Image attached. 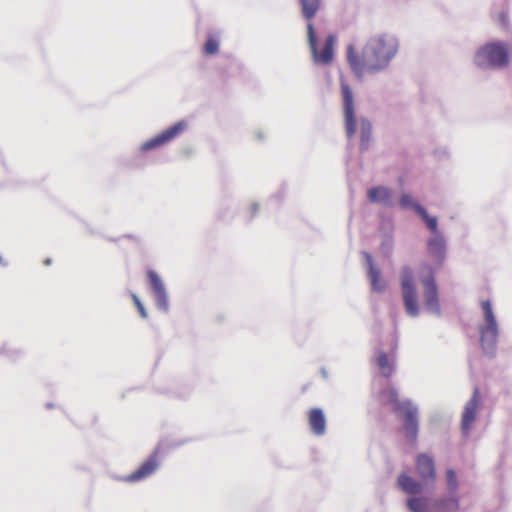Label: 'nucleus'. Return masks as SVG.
<instances>
[{
	"mask_svg": "<svg viewBox=\"0 0 512 512\" xmlns=\"http://www.w3.org/2000/svg\"><path fill=\"white\" fill-rule=\"evenodd\" d=\"M398 49L397 41L389 35L372 38L364 47L361 57L355 52L354 46L347 47V59L357 74L374 73L385 68L395 56Z\"/></svg>",
	"mask_w": 512,
	"mask_h": 512,
	"instance_id": "nucleus-1",
	"label": "nucleus"
},
{
	"mask_svg": "<svg viewBox=\"0 0 512 512\" xmlns=\"http://www.w3.org/2000/svg\"><path fill=\"white\" fill-rule=\"evenodd\" d=\"M383 396L386 398L387 402L392 405L394 412L403 414L406 438L411 442H415L418 434L417 408L408 400L399 401L398 392L395 388H389L383 391Z\"/></svg>",
	"mask_w": 512,
	"mask_h": 512,
	"instance_id": "nucleus-2",
	"label": "nucleus"
},
{
	"mask_svg": "<svg viewBox=\"0 0 512 512\" xmlns=\"http://www.w3.org/2000/svg\"><path fill=\"white\" fill-rule=\"evenodd\" d=\"M474 62L479 67H505L509 63L508 46L501 42L487 43L476 52Z\"/></svg>",
	"mask_w": 512,
	"mask_h": 512,
	"instance_id": "nucleus-3",
	"label": "nucleus"
},
{
	"mask_svg": "<svg viewBox=\"0 0 512 512\" xmlns=\"http://www.w3.org/2000/svg\"><path fill=\"white\" fill-rule=\"evenodd\" d=\"M307 38L311 54L315 63L327 65L332 62L334 56V46L336 38L334 35H328L321 48L317 47V39L313 23L307 24Z\"/></svg>",
	"mask_w": 512,
	"mask_h": 512,
	"instance_id": "nucleus-4",
	"label": "nucleus"
},
{
	"mask_svg": "<svg viewBox=\"0 0 512 512\" xmlns=\"http://www.w3.org/2000/svg\"><path fill=\"white\" fill-rule=\"evenodd\" d=\"M419 272L424 287L425 306L432 312H439L438 292L434 280V271L430 265L422 264Z\"/></svg>",
	"mask_w": 512,
	"mask_h": 512,
	"instance_id": "nucleus-5",
	"label": "nucleus"
},
{
	"mask_svg": "<svg viewBox=\"0 0 512 512\" xmlns=\"http://www.w3.org/2000/svg\"><path fill=\"white\" fill-rule=\"evenodd\" d=\"M401 288L406 312L415 317L418 315L417 294L413 282V271L410 267H404L401 272Z\"/></svg>",
	"mask_w": 512,
	"mask_h": 512,
	"instance_id": "nucleus-6",
	"label": "nucleus"
},
{
	"mask_svg": "<svg viewBox=\"0 0 512 512\" xmlns=\"http://www.w3.org/2000/svg\"><path fill=\"white\" fill-rule=\"evenodd\" d=\"M481 307L484 312L485 324L480 328V341L484 348L492 347L498 337L496 319L489 300L482 301Z\"/></svg>",
	"mask_w": 512,
	"mask_h": 512,
	"instance_id": "nucleus-7",
	"label": "nucleus"
},
{
	"mask_svg": "<svg viewBox=\"0 0 512 512\" xmlns=\"http://www.w3.org/2000/svg\"><path fill=\"white\" fill-rule=\"evenodd\" d=\"M186 126L187 124L185 121H179L173 124L154 138L143 143L141 145V150L148 151L166 145L179 136L185 130Z\"/></svg>",
	"mask_w": 512,
	"mask_h": 512,
	"instance_id": "nucleus-8",
	"label": "nucleus"
},
{
	"mask_svg": "<svg viewBox=\"0 0 512 512\" xmlns=\"http://www.w3.org/2000/svg\"><path fill=\"white\" fill-rule=\"evenodd\" d=\"M341 93L343 99L346 134L348 138H351L356 132V119L354 114L352 90L345 82L341 83Z\"/></svg>",
	"mask_w": 512,
	"mask_h": 512,
	"instance_id": "nucleus-9",
	"label": "nucleus"
},
{
	"mask_svg": "<svg viewBox=\"0 0 512 512\" xmlns=\"http://www.w3.org/2000/svg\"><path fill=\"white\" fill-rule=\"evenodd\" d=\"M159 466V452L154 451L134 472L127 475V482H138L151 476Z\"/></svg>",
	"mask_w": 512,
	"mask_h": 512,
	"instance_id": "nucleus-10",
	"label": "nucleus"
},
{
	"mask_svg": "<svg viewBox=\"0 0 512 512\" xmlns=\"http://www.w3.org/2000/svg\"><path fill=\"white\" fill-rule=\"evenodd\" d=\"M480 400H481L480 391L476 387L473 390L471 399L467 402V404L464 408V411L462 413L461 426H462V431L464 434L469 433V431L476 419L477 411L480 406Z\"/></svg>",
	"mask_w": 512,
	"mask_h": 512,
	"instance_id": "nucleus-11",
	"label": "nucleus"
},
{
	"mask_svg": "<svg viewBox=\"0 0 512 512\" xmlns=\"http://www.w3.org/2000/svg\"><path fill=\"white\" fill-rule=\"evenodd\" d=\"M147 277L151 285L157 307L167 312L169 308V303L162 280L160 279L158 274L153 270H149L147 272Z\"/></svg>",
	"mask_w": 512,
	"mask_h": 512,
	"instance_id": "nucleus-12",
	"label": "nucleus"
},
{
	"mask_svg": "<svg viewBox=\"0 0 512 512\" xmlns=\"http://www.w3.org/2000/svg\"><path fill=\"white\" fill-rule=\"evenodd\" d=\"M416 470L422 481H433L435 479L434 461L426 454L418 455L416 460Z\"/></svg>",
	"mask_w": 512,
	"mask_h": 512,
	"instance_id": "nucleus-13",
	"label": "nucleus"
},
{
	"mask_svg": "<svg viewBox=\"0 0 512 512\" xmlns=\"http://www.w3.org/2000/svg\"><path fill=\"white\" fill-rule=\"evenodd\" d=\"M308 423L315 435L321 436L325 433L326 418L320 408H313L308 412Z\"/></svg>",
	"mask_w": 512,
	"mask_h": 512,
	"instance_id": "nucleus-14",
	"label": "nucleus"
},
{
	"mask_svg": "<svg viewBox=\"0 0 512 512\" xmlns=\"http://www.w3.org/2000/svg\"><path fill=\"white\" fill-rule=\"evenodd\" d=\"M397 485L404 493L410 495H416L422 491L421 483L406 473H402L398 476Z\"/></svg>",
	"mask_w": 512,
	"mask_h": 512,
	"instance_id": "nucleus-15",
	"label": "nucleus"
},
{
	"mask_svg": "<svg viewBox=\"0 0 512 512\" xmlns=\"http://www.w3.org/2000/svg\"><path fill=\"white\" fill-rule=\"evenodd\" d=\"M365 257H366V261H367L368 268H369L368 276H369L370 283H371L373 290L378 291V292L383 291L385 288V283L381 278V273H380L379 269H377L374 266L373 258L370 254L366 253Z\"/></svg>",
	"mask_w": 512,
	"mask_h": 512,
	"instance_id": "nucleus-16",
	"label": "nucleus"
},
{
	"mask_svg": "<svg viewBox=\"0 0 512 512\" xmlns=\"http://www.w3.org/2000/svg\"><path fill=\"white\" fill-rule=\"evenodd\" d=\"M368 199L372 203H382L390 205L392 198V191L389 188L378 186L368 190Z\"/></svg>",
	"mask_w": 512,
	"mask_h": 512,
	"instance_id": "nucleus-17",
	"label": "nucleus"
},
{
	"mask_svg": "<svg viewBox=\"0 0 512 512\" xmlns=\"http://www.w3.org/2000/svg\"><path fill=\"white\" fill-rule=\"evenodd\" d=\"M299 2L302 15L307 21V24L312 23V19L316 16L317 12L321 8V0H299Z\"/></svg>",
	"mask_w": 512,
	"mask_h": 512,
	"instance_id": "nucleus-18",
	"label": "nucleus"
},
{
	"mask_svg": "<svg viewBox=\"0 0 512 512\" xmlns=\"http://www.w3.org/2000/svg\"><path fill=\"white\" fill-rule=\"evenodd\" d=\"M433 505L438 512H454L459 509V500L455 495H450L435 500Z\"/></svg>",
	"mask_w": 512,
	"mask_h": 512,
	"instance_id": "nucleus-19",
	"label": "nucleus"
},
{
	"mask_svg": "<svg viewBox=\"0 0 512 512\" xmlns=\"http://www.w3.org/2000/svg\"><path fill=\"white\" fill-rule=\"evenodd\" d=\"M375 361L381 375L385 378L391 377L394 371V365L390 362L388 355L385 352L380 351L378 352Z\"/></svg>",
	"mask_w": 512,
	"mask_h": 512,
	"instance_id": "nucleus-20",
	"label": "nucleus"
},
{
	"mask_svg": "<svg viewBox=\"0 0 512 512\" xmlns=\"http://www.w3.org/2000/svg\"><path fill=\"white\" fill-rule=\"evenodd\" d=\"M444 250L445 243L441 237L435 236L429 240L428 251L433 257L441 260L443 258Z\"/></svg>",
	"mask_w": 512,
	"mask_h": 512,
	"instance_id": "nucleus-21",
	"label": "nucleus"
},
{
	"mask_svg": "<svg viewBox=\"0 0 512 512\" xmlns=\"http://www.w3.org/2000/svg\"><path fill=\"white\" fill-rule=\"evenodd\" d=\"M359 129L361 134V147L366 149L371 134V124L369 121L362 119L359 123Z\"/></svg>",
	"mask_w": 512,
	"mask_h": 512,
	"instance_id": "nucleus-22",
	"label": "nucleus"
},
{
	"mask_svg": "<svg viewBox=\"0 0 512 512\" xmlns=\"http://www.w3.org/2000/svg\"><path fill=\"white\" fill-rule=\"evenodd\" d=\"M408 508L413 512H425L427 510V499L413 497L407 501Z\"/></svg>",
	"mask_w": 512,
	"mask_h": 512,
	"instance_id": "nucleus-23",
	"label": "nucleus"
},
{
	"mask_svg": "<svg viewBox=\"0 0 512 512\" xmlns=\"http://www.w3.org/2000/svg\"><path fill=\"white\" fill-rule=\"evenodd\" d=\"M416 212L423 218L427 227L435 232L437 230V219L428 215L427 211L422 206L416 207Z\"/></svg>",
	"mask_w": 512,
	"mask_h": 512,
	"instance_id": "nucleus-24",
	"label": "nucleus"
},
{
	"mask_svg": "<svg viewBox=\"0 0 512 512\" xmlns=\"http://www.w3.org/2000/svg\"><path fill=\"white\" fill-rule=\"evenodd\" d=\"M219 51V41L214 36H209L204 45L206 55H214Z\"/></svg>",
	"mask_w": 512,
	"mask_h": 512,
	"instance_id": "nucleus-25",
	"label": "nucleus"
},
{
	"mask_svg": "<svg viewBox=\"0 0 512 512\" xmlns=\"http://www.w3.org/2000/svg\"><path fill=\"white\" fill-rule=\"evenodd\" d=\"M400 204L404 208H413L416 211V207L420 206L414 201L411 195L403 194L400 198Z\"/></svg>",
	"mask_w": 512,
	"mask_h": 512,
	"instance_id": "nucleus-26",
	"label": "nucleus"
},
{
	"mask_svg": "<svg viewBox=\"0 0 512 512\" xmlns=\"http://www.w3.org/2000/svg\"><path fill=\"white\" fill-rule=\"evenodd\" d=\"M446 476H447L448 487H449L450 491L454 493L457 489L456 474L453 470H448Z\"/></svg>",
	"mask_w": 512,
	"mask_h": 512,
	"instance_id": "nucleus-27",
	"label": "nucleus"
},
{
	"mask_svg": "<svg viewBox=\"0 0 512 512\" xmlns=\"http://www.w3.org/2000/svg\"><path fill=\"white\" fill-rule=\"evenodd\" d=\"M132 300H133L135 306L137 307V310H138L140 316L142 318H147V312H146L143 304L141 303L140 299L135 294H133Z\"/></svg>",
	"mask_w": 512,
	"mask_h": 512,
	"instance_id": "nucleus-28",
	"label": "nucleus"
},
{
	"mask_svg": "<svg viewBox=\"0 0 512 512\" xmlns=\"http://www.w3.org/2000/svg\"><path fill=\"white\" fill-rule=\"evenodd\" d=\"M500 20L505 25V23H506V16L504 14H501L500 15Z\"/></svg>",
	"mask_w": 512,
	"mask_h": 512,
	"instance_id": "nucleus-29",
	"label": "nucleus"
}]
</instances>
